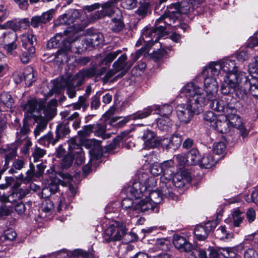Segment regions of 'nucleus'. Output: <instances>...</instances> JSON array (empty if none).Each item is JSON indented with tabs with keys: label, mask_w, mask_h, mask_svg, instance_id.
<instances>
[{
	"label": "nucleus",
	"mask_w": 258,
	"mask_h": 258,
	"mask_svg": "<svg viewBox=\"0 0 258 258\" xmlns=\"http://www.w3.org/2000/svg\"><path fill=\"white\" fill-rule=\"evenodd\" d=\"M181 93L187 98V104L178 105L176 114L180 122L188 123L195 114L203 110L206 105V100L203 89L192 82L185 85Z\"/></svg>",
	"instance_id": "obj_1"
},
{
	"label": "nucleus",
	"mask_w": 258,
	"mask_h": 258,
	"mask_svg": "<svg viewBox=\"0 0 258 258\" xmlns=\"http://www.w3.org/2000/svg\"><path fill=\"white\" fill-rule=\"evenodd\" d=\"M72 33L64 31L63 33L57 34L47 42L48 48H55L59 44L60 48L55 54V58L60 63L68 58L69 53L73 52V43L77 41L76 37H71Z\"/></svg>",
	"instance_id": "obj_2"
},
{
	"label": "nucleus",
	"mask_w": 258,
	"mask_h": 258,
	"mask_svg": "<svg viewBox=\"0 0 258 258\" xmlns=\"http://www.w3.org/2000/svg\"><path fill=\"white\" fill-rule=\"evenodd\" d=\"M240 86L241 88L236 90V96L239 99L246 102L247 105L245 107L248 108V112L250 110V100L248 97V93L258 99V81L255 79H249L245 73H241Z\"/></svg>",
	"instance_id": "obj_3"
},
{
	"label": "nucleus",
	"mask_w": 258,
	"mask_h": 258,
	"mask_svg": "<svg viewBox=\"0 0 258 258\" xmlns=\"http://www.w3.org/2000/svg\"><path fill=\"white\" fill-rule=\"evenodd\" d=\"M157 180L155 177L149 176L145 172L140 173L139 175L138 180L135 181L132 185L127 187V195L140 198L148 188L155 186Z\"/></svg>",
	"instance_id": "obj_4"
},
{
	"label": "nucleus",
	"mask_w": 258,
	"mask_h": 258,
	"mask_svg": "<svg viewBox=\"0 0 258 258\" xmlns=\"http://www.w3.org/2000/svg\"><path fill=\"white\" fill-rule=\"evenodd\" d=\"M231 99V97L229 96H223L220 99H206V104L209 101L210 108L217 112L228 113V110L230 109L232 110H237L242 114L248 113V108L244 107V105L239 101L236 102L235 106H233L229 102Z\"/></svg>",
	"instance_id": "obj_5"
},
{
	"label": "nucleus",
	"mask_w": 258,
	"mask_h": 258,
	"mask_svg": "<svg viewBox=\"0 0 258 258\" xmlns=\"http://www.w3.org/2000/svg\"><path fill=\"white\" fill-rule=\"evenodd\" d=\"M158 110V114L160 117H169L173 111V108L171 105L165 104L162 106L153 105L139 110L133 114L126 116L124 118L125 122H128L130 120L142 119L150 116L153 111Z\"/></svg>",
	"instance_id": "obj_6"
},
{
	"label": "nucleus",
	"mask_w": 258,
	"mask_h": 258,
	"mask_svg": "<svg viewBox=\"0 0 258 258\" xmlns=\"http://www.w3.org/2000/svg\"><path fill=\"white\" fill-rule=\"evenodd\" d=\"M85 78L83 75H80V72L73 77L68 76L66 78H61L58 82L56 87L57 91H60L65 88L67 89V93L70 98L76 96V87L82 85L84 82Z\"/></svg>",
	"instance_id": "obj_7"
},
{
	"label": "nucleus",
	"mask_w": 258,
	"mask_h": 258,
	"mask_svg": "<svg viewBox=\"0 0 258 258\" xmlns=\"http://www.w3.org/2000/svg\"><path fill=\"white\" fill-rule=\"evenodd\" d=\"M127 58L126 54H121L113 63V69L106 73L105 78L109 79L115 75V77L123 76L133 66V62L127 61Z\"/></svg>",
	"instance_id": "obj_8"
},
{
	"label": "nucleus",
	"mask_w": 258,
	"mask_h": 258,
	"mask_svg": "<svg viewBox=\"0 0 258 258\" xmlns=\"http://www.w3.org/2000/svg\"><path fill=\"white\" fill-rule=\"evenodd\" d=\"M179 4H173L169 9L168 12L162 16L156 21V25L165 26V30L167 27L171 26L177 20L180 14L182 13ZM166 33L165 31V34Z\"/></svg>",
	"instance_id": "obj_9"
},
{
	"label": "nucleus",
	"mask_w": 258,
	"mask_h": 258,
	"mask_svg": "<svg viewBox=\"0 0 258 258\" xmlns=\"http://www.w3.org/2000/svg\"><path fill=\"white\" fill-rule=\"evenodd\" d=\"M126 229L123 223L114 222L105 230L103 238L105 242L120 240L126 233Z\"/></svg>",
	"instance_id": "obj_10"
},
{
	"label": "nucleus",
	"mask_w": 258,
	"mask_h": 258,
	"mask_svg": "<svg viewBox=\"0 0 258 258\" xmlns=\"http://www.w3.org/2000/svg\"><path fill=\"white\" fill-rule=\"evenodd\" d=\"M165 26H164L156 25V27L153 29L145 28L142 32L141 37L137 42V45H139L141 44L142 40L147 43L152 42V45H153L154 43L157 42L159 37L165 35Z\"/></svg>",
	"instance_id": "obj_11"
},
{
	"label": "nucleus",
	"mask_w": 258,
	"mask_h": 258,
	"mask_svg": "<svg viewBox=\"0 0 258 258\" xmlns=\"http://www.w3.org/2000/svg\"><path fill=\"white\" fill-rule=\"evenodd\" d=\"M241 73L239 75L233 73L226 75L224 77V84L221 87V91L224 95H228L232 92L236 94V90L240 87Z\"/></svg>",
	"instance_id": "obj_12"
},
{
	"label": "nucleus",
	"mask_w": 258,
	"mask_h": 258,
	"mask_svg": "<svg viewBox=\"0 0 258 258\" xmlns=\"http://www.w3.org/2000/svg\"><path fill=\"white\" fill-rule=\"evenodd\" d=\"M21 106L28 117L33 116L35 118L39 117V113L44 109V105L43 102H38L36 99L31 98L26 103L22 104Z\"/></svg>",
	"instance_id": "obj_13"
},
{
	"label": "nucleus",
	"mask_w": 258,
	"mask_h": 258,
	"mask_svg": "<svg viewBox=\"0 0 258 258\" xmlns=\"http://www.w3.org/2000/svg\"><path fill=\"white\" fill-rule=\"evenodd\" d=\"M204 90L206 93V99L215 98L218 90V84L214 77H204Z\"/></svg>",
	"instance_id": "obj_14"
},
{
	"label": "nucleus",
	"mask_w": 258,
	"mask_h": 258,
	"mask_svg": "<svg viewBox=\"0 0 258 258\" xmlns=\"http://www.w3.org/2000/svg\"><path fill=\"white\" fill-rule=\"evenodd\" d=\"M131 210H132L133 213H135V217L138 216V214L140 212L154 211L157 212L158 211L156 205H153L147 197L136 203Z\"/></svg>",
	"instance_id": "obj_15"
},
{
	"label": "nucleus",
	"mask_w": 258,
	"mask_h": 258,
	"mask_svg": "<svg viewBox=\"0 0 258 258\" xmlns=\"http://www.w3.org/2000/svg\"><path fill=\"white\" fill-rule=\"evenodd\" d=\"M80 13L76 10H70L58 18L59 24L71 25L76 23L74 26L79 25Z\"/></svg>",
	"instance_id": "obj_16"
},
{
	"label": "nucleus",
	"mask_w": 258,
	"mask_h": 258,
	"mask_svg": "<svg viewBox=\"0 0 258 258\" xmlns=\"http://www.w3.org/2000/svg\"><path fill=\"white\" fill-rule=\"evenodd\" d=\"M22 46L26 50H29L31 53H35V44L36 42V37L32 32H27L20 36Z\"/></svg>",
	"instance_id": "obj_17"
},
{
	"label": "nucleus",
	"mask_w": 258,
	"mask_h": 258,
	"mask_svg": "<svg viewBox=\"0 0 258 258\" xmlns=\"http://www.w3.org/2000/svg\"><path fill=\"white\" fill-rule=\"evenodd\" d=\"M215 226V222H208L205 226L198 225L195 229V234L198 240H204Z\"/></svg>",
	"instance_id": "obj_18"
},
{
	"label": "nucleus",
	"mask_w": 258,
	"mask_h": 258,
	"mask_svg": "<svg viewBox=\"0 0 258 258\" xmlns=\"http://www.w3.org/2000/svg\"><path fill=\"white\" fill-rule=\"evenodd\" d=\"M173 243L180 252H187L192 249V245L185 237L178 235L173 236Z\"/></svg>",
	"instance_id": "obj_19"
},
{
	"label": "nucleus",
	"mask_w": 258,
	"mask_h": 258,
	"mask_svg": "<svg viewBox=\"0 0 258 258\" xmlns=\"http://www.w3.org/2000/svg\"><path fill=\"white\" fill-rule=\"evenodd\" d=\"M220 63L222 67V71L226 73V75L229 74L239 75L243 72H238L236 66L235 60L233 58H225L220 60Z\"/></svg>",
	"instance_id": "obj_20"
},
{
	"label": "nucleus",
	"mask_w": 258,
	"mask_h": 258,
	"mask_svg": "<svg viewBox=\"0 0 258 258\" xmlns=\"http://www.w3.org/2000/svg\"><path fill=\"white\" fill-rule=\"evenodd\" d=\"M229 124L239 130L241 136L244 138L246 137L249 131L245 128L244 123L241 117L236 114H232L228 117Z\"/></svg>",
	"instance_id": "obj_21"
},
{
	"label": "nucleus",
	"mask_w": 258,
	"mask_h": 258,
	"mask_svg": "<svg viewBox=\"0 0 258 258\" xmlns=\"http://www.w3.org/2000/svg\"><path fill=\"white\" fill-rule=\"evenodd\" d=\"M69 149L71 154L73 155V160H75V163L78 165L82 164L85 160V157L82 148L78 144L72 142Z\"/></svg>",
	"instance_id": "obj_22"
},
{
	"label": "nucleus",
	"mask_w": 258,
	"mask_h": 258,
	"mask_svg": "<svg viewBox=\"0 0 258 258\" xmlns=\"http://www.w3.org/2000/svg\"><path fill=\"white\" fill-rule=\"evenodd\" d=\"M183 140L182 136L179 134H173L170 139H166L163 140V145L167 148L175 150L178 148L181 145Z\"/></svg>",
	"instance_id": "obj_23"
},
{
	"label": "nucleus",
	"mask_w": 258,
	"mask_h": 258,
	"mask_svg": "<svg viewBox=\"0 0 258 258\" xmlns=\"http://www.w3.org/2000/svg\"><path fill=\"white\" fill-rule=\"evenodd\" d=\"M245 243H242L234 247H223L220 252L225 258H235L237 252L241 251L245 248Z\"/></svg>",
	"instance_id": "obj_24"
},
{
	"label": "nucleus",
	"mask_w": 258,
	"mask_h": 258,
	"mask_svg": "<svg viewBox=\"0 0 258 258\" xmlns=\"http://www.w3.org/2000/svg\"><path fill=\"white\" fill-rule=\"evenodd\" d=\"M220 70H222V67L220 63V61L218 62H211L208 68H205L202 72V74L204 77L207 76L214 77L218 76Z\"/></svg>",
	"instance_id": "obj_25"
},
{
	"label": "nucleus",
	"mask_w": 258,
	"mask_h": 258,
	"mask_svg": "<svg viewBox=\"0 0 258 258\" xmlns=\"http://www.w3.org/2000/svg\"><path fill=\"white\" fill-rule=\"evenodd\" d=\"M17 148L15 145H11L0 149V153L4 154L5 158V165L9 164V162L17 155Z\"/></svg>",
	"instance_id": "obj_26"
},
{
	"label": "nucleus",
	"mask_w": 258,
	"mask_h": 258,
	"mask_svg": "<svg viewBox=\"0 0 258 258\" xmlns=\"http://www.w3.org/2000/svg\"><path fill=\"white\" fill-rule=\"evenodd\" d=\"M15 104V101L11 95L8 92H3L0 95V107L12 108Z\"/></svg>",
	"instance_id": "obj_27"
},
{
	"label": "nucleus",
	"mask_w": 258,
	"mask_h": 258,
	"mask_svg": "<svg viewBox=\"0 0 258 258\" xmlns=\"http://www.w3.org/2000/svg\"><path fill=\"white\" fill-rule=\"evenodd\" d=\"M143 138L146 146L150 148H154L159 144V142L155 138L154 133L151 131L147 130L145 131Z\"/></svg>",
	"instance_id": "obj_28"
},
{
	"label": "nucleus",
	"mask_w": 258,
	"mask_h": 258,
	"mask_svg": "<svg viewBox=\"0 0 258 258\" xmlns=\"http://www.w3.org/2000/svg\"><path fill=\"white\" fill-rule=\"evenodd\" d=\"M190 181V178L188 176L185 175L183 172H180L176 173L172 177V182L175 187H182L185 183Z\"/></svg>",
	"instance_id": "obj_29"
},
{
	"label": "nucleus",
	"mask_w": 258,
	"mask_h": 258,
	"mask_svg": "<svg viewBox=\"0 0 258 258\" xmlns=\"http://www.w3.org/2000/svg\"><path fill=\"white\" fill-rule=\"evenodd\" d=\"M163 176L161 177V180L170 179L174 172L173 161L170 160L166 161L161 164Z\"/></svg>",
	"instance_id": "obj_30"
},
{
	"label": "nucleus",
	"mask_w": 258,
	"mask_h": 258,
	"mask_svg": "<svg viewBox=\"0 0 258 258\" xmlns=\"http://www.w3.org/2000/svg\"><path fill=\"white\" fill-rule=\"evenodd\" d=\"M186 156V164L187 166L200 164L201 161V155L199 151L196 149H192L189 151Z\"/></svg>",
	"instance_id": "obj_31"
},
{
	"label": "nucleus",
	"mask_w": 258,
	"mask_h": 258,
	"mask_svg": "<svg viewBox=\"0 0 258 258\" xmlns=\"http://www.w3.org/2000/svg\"><path fill=\"white\" fill-rule=\"evenodd\" d=\"M106 71L105 67H102L100 70H97L95 67H92L90 69L82 70L80 71V75H83L85 79L87 77L93 76H100Z\"/></svg>",
	"instance_id": "obj_32"
},
{
	"label": "nucleus",
	"mask_w": 258,
	"mask_h": 258,
	"mask_svg": "<svg viewBox=\"0 0 258 258\" xmlns=\"http://www.w3.org/2000/svg\"><path fill=\"white\" fill-rule=\"evenodd\" d=\"M216 124V126H213V128L217 130L220 133H226L229 130V124H230L229 120L227 119L226 116H219Z\"/></svg>",
	"instance_id": "obj_33"
},
{
	"label": "nucleus",
	"mask_w": 258,
	"mask_h": 258,
	"mask_svg": "<svg viewBox=\"0 0 258 258\" xmlns=\"http://www.w3.org/2000/svg\"><path fill=\"white\" fill-rule=\"evenodd\" d=\"M86 40L89 46L96 47L103 42L104 37L101 33H94L88 36Z\"/></svg>",
	"instance_id": "obj_34"
},
{
	"label": "nucleus",
	"mask_w": 258,
	"mask_h": 258,
	"mask_svg": "<svg viewBox=\"0 0 258 258\" xmlns=\"http://www.w3.org/2000/svg\"><path fill=\"white\" fill-rule=\"evenodd\" d=\"M30 131L28 124L24 122L23 126L20 128V132L17 133L16 143L17 144H22L25 142L26 140H30L28 137V134Z\"/></svg>",
	"instance_id": "obj_35"
},
{
	"label": "nucleus",
	"mask_w": 258,
	"mask_h": 258,
	"mask_svg": "<svg viewBox=\"0 0 258 258\" xmlns=\"http://www.w3.org/2000/svg\"><path fill=\"white\" fill-rule=\"evenodd\" d=\"M166 180L167 182L164 181V180H162V181L160 184V190L159 191L163 197L173 198L174 194L172 191V188L170 187V179L168 178Z\"/></svg>",
	"instance_id": "obj_36"
},
{
	"label": "nucleus",
	"mask_w": 258,
	"mask_h": 258,
	"mask_svg": "<svg viewBox=\"0 0 258 258\" xmlns=\"http://www.w3.org/2000/svg\"><path fill=\"white\" fill-rule=\"evenodd\" d=\"M101 7V14L99 17L111 16L115 12L114 2L112 1H110L102 4Z\"/></svg>",
	"instance_id": "obj_37"
},
{
	"label": "nucleus",
	"mask_w": 258,
	"mask_h": 258,
	"mask_svg": "<svg viewBox=\"0 0 258 258\" xmlns=\"http://www.w3.org/2000/svg\"><path fill=\"white\" fill-rule=\"evenodd\" d=\"M126 189L127 188L125 189L124 192L126 194V196L128 197V198H124L122 200L121 202V206L124 210H128L127 213L130 215V216L135 217V216H136L135 213H133V211L131 210L133 208H134V206H133L134 202L131 198H136L132 196L127 195Z\"/></svg>",
	"instance_id": "obj_38"
},
{
	"label": "nucleus",
	"mask_w": 258,
	"mask_h": 258,
	"mask_svg": "<svg viewBox=\"0 0 258 258\" xmlns=\"http://www.w3.org/2000/svg\"><path fill=\"white\" fill-rule=\"evenodd\" d=\"M70 129L69 128V123L63 122L61 123L58 124L56 129V138L58 141L59 139L66 137L69 134Z\"/></svg>",
	"instance_id": "obj_39"
},
{
	"label": "nucleus",
	"mask_w": 258,
	"mask_h": 258,
	"mask_svg": "<svg viewBox=\"0 0 258 258\" xmlns=\"http://www.w3.org/2000/svg\"><path fill=\"white\" fill-rule=\"evenodd\" d=\"M158 128L163 132H167L171 127L172 123L169 117H159L157 119Z\"/></svg>",
	"instance_id": "obj_40"
},
{
	"label": "nucleus",
	"mask_w": 258,
	"mask_h": 258,
	"mask_svg": "<svg viewBox=\"0 0 258 258\" xmlns=\"http://www.w3.org/2000/svg\"><path fill=\"white\" fill-rule=\"evenodd\" d=\"M243 218V213L240 211L239 209H236L232 212L230 220L235 227H239L242 222Z\"/></svg>",
	"instance_id": "obj_41"
},
{
	"label": "nucleus",
	"mask_w": 258,
	"mask_h": 258,
	"mask_svg": "<svg viewBox=\"0 0 258 258\" xmlns=\"http://www.w3.org/2000/svg\"><path fill=\"white\" fill-rule=\"evenodd\" d=\"M34 119L38 123L34 131L35 137L36 138L41 132L45 129L47 124V121L41 116Z\"/></svg>",
	"instance_id": "obj_42"
},
{
	"label": "nucleus",
	"mask_w": 258,
	"mask_h": 258,
	"mask_svg": "<svg viewBox=\"0 0 258 258\" xmlns=\"http://www.w3.org/2000/svg\"><path fill=\"white\" fill-rule=\"evenodd\" d=\"M218 117L215 114V113L211 111H207L204 113L203 116V119L205 123L213 127V126H216V121Z\"/></svg>",
	"instance_id": "obj_43"
},
{
	"label": "nucleus",
	"mask_w": 258,
	"mask_h": 258,
	"mask_svg": "<svg viewBox=\"0 0 258 258\" xmlns=\"http://www.w3.org/2000/svg\"><path fill=\"white\" fill-rule=\"evenodd\" d=\"M18 46L17 41H14L6 43L4 45L3 48L8 55L15 57L18 56V53L17 51Z\"/></svg>",
	"instance_id": "obj_44"
},
{
	"label": "nucleus",
	"mask_w": 258,
	"mask_h": 258,
	"mask_svg": "<svg viewBox=\"0 0 258 258\" xmlns=\"http://www.w3.org/2000/svg\"><path fill=\"white\" fill-rule=\"evenodd\" d=\"M215 160L212 154H205L203 158L201 157L200 165L205 168H209L215 164Z\"/></svg>",
	"instance_id": "obj_45"
},
{
	"label": "nucleus",
	"mask_w": 258,
	"mask_h": 258,
	"mask_svg": "<svg viewBox=\"0 0 258 258\" xmlns=\"http://www.w3.org/2000/svg\"><path fill=\"white\" fill-rule=\"evenodd\" d=\"M57 141L58 140L56 137L54 139L53 138V134L51 132H49L47 134L40 138L38 140L40 144L46 147H48L50 143L54 145Z\"/></svg>",
	"instance_id": "obj_46"
},
{
	"label": "nucleus",
	"mask_w": 258,
	"mask_h": 258,
	"mask_svg": "<svg viewBox=\"0 0 258 258\" xmlns=\"http://www.w3.org/2000/svg\"><path fill=\"white\" fill-rule=\"evenodd\" d=\"M23 75L26 85L30 86L35 81L34 73L32 68L27 67L24 71Z\"/></svg>",
	"instance_id": "obj_47"
},
{
	"label": "nucleus",
	"mask_w": 258,
	"mask_h": 258,
	"mask_svg": "<svg viewBox=\"0 0 258 258\" xmlns=\"http://www.w3.org/2000/svg\"><path fill=\"white\" fill-rule=\"evenodd\" d=\"M0 38L3 40L4 43H8L11 42L17 41L18 35L15 32L7 31L2 34Z\"/></svg>",
	"instance_id": "obj_48"
},
{
	"label": "nucleus",
	"mask_w": 258,
	"mask_h": 258,
	"mask_svg": "<svg viewBox=\"0 0 258 258\" xmlns=\"http://www.w3.org/2000/svg\"><path fill=\"white\" fill-rule=\"evenodd\" d=\"M122 51L121 50H117L106 54L104 58L99 63V65L109 64Z\"/></svg>",
	"instance_id": "obj_49"
},
{
	"label": "nucleus",
	"mask_w": 258,
	"mask_h": 258,
	"mask_svg": "<svg viewBox=\"0 0 258 258\" xmlns=\"http://www.w3.org/2000/svg\"><path fill=\"white\" fill-rule=\"evenodd\" d=\"M148 198L153 205H156L157 208V205L161 202L163 196L159 190H156L150 191Z\"/></svg>",
	"instance_id": "obj_50"
},
{
	"label": "nucleus",
	"mask_w": 258,
	"mask_h": 258,
	"mask_svg": "<svg viewBox=\"0 0 258 258\" xmlns=\"http://www.w3.org/2000/svg\"><path fill=\"white\" fill-rule=\"evenodd\" d=\"M215 234L217 237L221 240L229 239L232 237L231 234L227 232L224 226L219 227L216 231Z\"/></svg>",
	"instance_id": "obj_51"
},
{
	"label": "nucleus",
	"mask_w": 258,
	"mask_h": 258,
	"mask_svg": "<svg viewBox=\"0 0 258 258\" xmlns=\"http://www.w3.org/2000/svg\"><path fill=\"white\" fill-rule=\"evenodd\" d=\"M111 29L114 32L122 30L124 27V24L120 19L113 18L110 23Z\"/></svg>",
	"instance_id": "obj_52"
},
{
	"label": "nucleus",
	"mask_w": 258,
	"mask_h": 258,
	"mask_svg": "<svg viewBox=\"0 0 258 258\" xmlns=\"http://www.w3.org/2000/svg\"><path fill=\"white\" fill-rule=\"evenodd\" d=\"M144 0H121L122 7L128 10L133 9L137 6V3H142Z\"/></svg>",
	"instance_id": "obj_53"
},
{
	"label": "nucleus",
	"mask_w": 258,
	"mask_h": 258,
	"mask_svg": "<svg viewBox=\"0 0 258 258\" xmlns=\"http://www.w3.org/2000/svg\"><path fill=\"white\" fill-rule=\"evenodd\" d=\"M72 256L74 258H94L92 253L84 251L82 249H76L73 251Z\"/></svg>",
	"instance_id": "obj_54"
},
{
	"label": "nucleus",
	"mask_w": 258,
	"mask_h": 258,
	"mask_svg": "<svg viewBox=\"0 0 258 258\" xmlns=\"http://www.w3.org/2000/svg\"><path fill=\"white\" fill-rule=\"evenodd\" d=\"M94 124L85 125L82 129L78 132V135L82 137L88 136L94 132Z\"/></svg>",
	"instance_id": "obj_55"
},
{
	"label": "nucleus",
	"mask_w": 258,
	"mask_h": 258,
	"mask_svg": "<svg viewBox=\"0 0 258 258\" xmlns=\"http://www.w3.org/2000/svg\"><path fill=\"white\" fill-rule=\"evenodd\" d=\"M25 163L22 159H17L15 160L12 165L11 168L9 170V172L11 174L16 173V170H21L23 168Z\"/></svg>",
	"instance_id": "obj_56"
},
{
	"label": "nucleus",
	"mask_w": 258,
	"mask_h": 258,
	"mask_svg": "<svg viewBox=\"0 0 258 258\" xmlns=\"http://www.w3.org/2000/svg\"><path fill=\"white\" fill-rule=\"evenodd\" d=\"M225 149V144L223 142H218L214 144L213 150L215 154L220 155L224 152Z\"/></svg>",
	"instance_id": "obj_57"
},
{
	"label": "nucleus",
	"mask_w": 258,
	"mask_h": 258,
	"mask_svg": "<svg viewBox=\"0 0 258 258\" xmlns=\"http://www.w3.org/2000/svg\"><path fill=\"white\" fill-rule=\"evenodd\" d=\"M16 235L17 234L15 231L13 229H10L6 230L2 236L3 237L4 241L6 240L13 241L15 239Z\"/></svg>",
	"instance_id": "obj_58"
},
{
	"label": "nucleus",
	"mask_w": 258,
	"mask_h": 258,
	"mask_svg": "<svg viewBox=\"0 0 258 258\" xmlns=\"http://www.w3.org/2000/svg\"><path fill=\"white\" fill-rule=\"evenodd\" d=\"M73 155L71 154V152H69V154L65 156L61 162L62 166L64 168H67L70 167L73 163Z\"/></svg>",
	"instance_id": "obj_59"
},
{
	"label": "nucleus",
	"mask_w": 258,
	"mask_h": 258,
	"mask_svg": "<svg viewBox=\"0 0 258 258\" xmlns=\"http://www.w3.org/2000/svg\"><path fill=\"white\" fill-rule=\"evenodd\" d=\"M53 12L54 11L51 10L43 13L42 15L40 16L41 23H42V24H45L49 22L53 17Z\"/></svg>",
	"instance_id": "obj_60"
},
{
	"label": "nucleus",
	"mask_w": 258,
	"mask_h": 258,
	"mask_svg": "<svg viewBox=\"0 0 258 258\" xmlns=\"http://www.w3.org/2000/svg\"><path fill=\"white\" fill-rule=\"evenodd\" d=\"M244 258H258L257 252L252 248L246 249L243 254Z\"/></svg>",
	"instance_id": "obj_61"
},
{
	"label": "nucleus",
	"mask_w": 258,
	"mask_h": 258,
	"mask_svg": "<svg viewBox=\"0 0 258 258\" xmlns=\"http://www.w3.org/2000/svg\"><path fill=\"white\" fill-rule=\"evenodd\" d=\"M249 71L250 73L258 75V56L254 58V61L249 64Z\"/></svg>",
	"instance_id": "obj_62"
},
{
	"label": "nucleus",
	"mask_w": 258,
	"mask_h": 258,
	"mask_svg": "<svg viewBox=\"0 0 258 258\" xmlns=\"http://www.w3.org/2000/svg\"><path fill=\"white\" fill-rule=\"evenodd\" d=\"M45 154V150L42 149L40 147L37 146L35 147L34 152L33 153V156L35 161H36L37 159L43 157Z\"/></svg>",
	"instance_id": "obj_63"
},
{
	"label": "nucleus",
	"mask_w": 258,
	"mask_h": 258,
	"mask_svg": "<svg viewBox=\"0 0 258 258\" xmlns=\"http://www.w3.org/2000/svg\"><path fill=\"white\" fill-rule=\"evenodd\" d=\"M105 127L99 124H94V132L98 137L102 136L105 132Z\"/></svg>",
	"instance_id": "obj_64"
}]
</instances>
